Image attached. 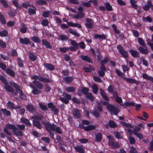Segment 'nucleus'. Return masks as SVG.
Masks as SVG:
<instances>
[{
	"mask_svg": "<svg viewBox=\"0 0 153 153\" xmlns=\"http://www.w3.org/2000/svg\"><path fill=\"white\" fill-rule=\"evenodd\" d=\"M94 37L95 39H100L102 40H104L106 39V36L104 34L102 35L96 34L94 35Z\"/></svg>",
	"mask_w": 153,
	"mask_h": 153,
	"instance_id": "nucleus-27",
	"label": "nucleus"
},
{
	"mask_svg": "<svg viewBox=\"0 0 153 153\" xmlns=\"http://www.w3.org/2000/svg\"><path fill=\"white\" fill-rule=\"evenodd\" d=\"M16 127L15 126L11 124L8 123L6 125L5 128L4 129V132L7 135L9 136H11L12 134V133L11 132H9L8 129L12 130V131L15 129Z\"/></svg>",
	"mask_w": 153,
	"mask_h": 153,
	"instance_id": "nucleus-3",
	"label": "nucleus"
},
{
	"mask_svg": "<svg viewBox=\"0 0 153 153\" xmlns=\"http://www.w3.org/2000/svg\"><path fill=\"white\" fill-rule=\"evenodd\" d=\"M31 7H32L33 9H32L31 8H29L28 10L30 15H33L36 14V8L33 5H32Z\"/></svg>",
	"mask_w": 153,
	"mask_h": 153,
	"instance_id": "nucleus-25",
	"label": "nucleus"
},
{
	"mask_svg": "<svg viewBox=\"0 0 153 153\" xmlns=\"http://www.w3.org/2000/svg\"><path fill=\"white\" fill-rule=\"evenodd\" d=\"M120 53L124 58H127L128 56L127 51L124 50L121 51V52H120Z\"/></svg>",
	"mask_w": 153,
	"mask_h": 153,
	"instance_id": "nucleus-58",
	"label": "nucleus"
},
{
	"mask_svg": "<svg viewBox=\"0 0 153 153\" xmlns=\"http://www.w3.org/2000/svg\"><path fill=\"white\" fill-rule=\"evenodd\" d=\"M8 34V32L7 30H4L2 31H0V36L5 37L7 36Z\"/></svg>",
	"mask_w": 153,
	"mask_h": 153,
	"instance_id": "nucleus-55",
	"label": "nucleus"
},
{
	"mask_svg": "<svg viewBox=\"0 0 153 153\" xmlns=\"http://www.w3.org/2000/svg\"><path fill=\"white\" fill-rule=\"evenodd\" d=\"M5 72L12 77H14L15 76V74L14 71L9 68L6 69L5 70Z\"/></svg>",
	"mask_w": 153,
	"mask_h": 153,
	"instance_id": "nucleus-32",
	"label": "nucleus"
},
{
	"mask_svg": "<svg viewBox=\"0 0 153 153\" xmlns=\"http://www.w3.org/2000/svg\"><path fill=\"white\" fill-rule=\"evenodd\" d=\"M33 125L34 127H36L39 129H41L42 128V125L38 120H33Z\"/></svg>",
	"mask_w": 153,
	"mask_h": 153,
	"instance_id": "nucleus-16",
	"label": "nucleus"
},
{
	"mask_svg": "<svg viewBox=\"0 0 153 153\" xmlns=\"http://www.w3.org/2000/svg\"><path fill=\"white\" fill-rule=\"evenodd\" d=\"M85 96L88 99L90 100L91 101H93L94 100V96L90 93H88L87 95H85Z\"/></svg>",
	"mask_w": 153,
	"mask_h": 153,
	"instance_id": "nucleus-49",
	"label": "nucleus"
},
{
	"mask_svg": "<svg viewBox=\"0 0 153 153\" xmlns=\"http://www.w3.org/2000/svg\"><path fill=\"white\" fill-rule=\"evenodd\" d=\"M73 114L74 117L75 118H80L81 117L78 108H75L73 110Z\"/></svg>",
	"mask_w": 153,
	"mask_h": 153,
	"instance_id": "nucleus-10",
	"label": "nucleus"
},
{
	"mask_svg": "<svg viewBox=\"0 0 153 153\" xmlns=\"http://www.w3.org/2000/svg\"><path fill=\"white\" fill-rule=\"evenodd\" d=\"M102 139V135L101 133H98L95 135V140L96 142L101 141Z\"/></svg>",
	"mask_w": 153,
	"mask_h": 153,
	"instance_id": "nucleus-30",
	"label": "nucleus"
},
{
	"mask_svg": "<svg viewBox=\"0 0 153 153\" xmlns=\"http://www.w3.org/2000/svg\"><path fill=\"white\" fill-rule=\"evenodd\" d=\"M63 79L66 82L70 83L73 80V78L72 76H67L64 77Z\"/></svg>",
	"mask_w": 153,
	"mask_h": 153,
	"instance_id": "nucleus-35",
	"label": "nucleus"
},
{
	"mask_svg": "<svg viewBox=\"0 0 153 153\" xmlns=\"http://www.w3.org/2000/svg\"><path fill=\"white\" fill-rule=\"evenodd\" d=\"M135 105V103L132 101L131 102H126L124 103H122L120 104V105L123 107H127L129 106H134Z\"/></svg>",
	"mask_w": 153,
	"mask_h": 153,
	"instance_id": "nucleus-28",
	"label": "nucleus"
},
{
	"mask_svg": "<svg viewBox=\"0 0 153 153\" xmlns=\"http://www.w3.org/2000/svg\"><path fill=\"white\" fill-rule=\"evenodd\" d=\"M53 127L54 128V129L52 130V131H55L58 134H61L62 133V131L59 127H56V126L54 124V126Z\"/></svg>",
	"mask_w": 153,
	"mask_h": 153,
	"instance_id": "nucleus-39",
	"label": "nucleus"
},
{
	"mask_svg": "<svg viewBox=\"0 0 153 153\" xmlns=\"http://www.w3.org/2000/svg\"><path fill=\"white\" fill-rule=\"evenodd\" d=\"M142 21L144 22H147L149 23L152 22V19L149 16H147L146 17H143Z\"/></svg>",
	"mask_w": 153,
	"mask_h": 153,
	"instance_id": "nucleus-50",
	"label": "nucleus"
},
{
	"mask_svg": "<svg viewBox=\"0 0 153 153\" xmlns=\"http://www.w3.org/2000/svg\"><path fill=\"white\" fill-rule=\"evenodd\" d=\"M79 58L82 60L89 63H92L93 62L91 59L88 56L85 55H81L79 56Z\"/></svg>",
	"mask_w": 153,
	"mask_h": 153,
	"instance_id": "nucleus-9",
	"label": "nucleus"
},
{
	"mask_svg": "<svg viewBox=\"0 0 153 153\" xmlns=\"http://www.w3.org/2000/svg\"><path fill=\"white\" fill-rule=\"evenodd\" d=\"M100 91L101 96L103 99L107 101H109V98L107 95H106V94L104 90H103L102 88H100Z\"/></svg>",
	"mask_w": 153,
	"mask_h": 153,
	"instance_id": "nucleus-15",
	"label": "nucleus"
},
{
	"mask_svg": "<svg viewBox=\"0 0 153 153\" xmlns=\"http://www.w3.org/2000/svg\"><path fill=\"white\" fill-rule=\"evenodd\" d=\"M81 88L82 90L83 94L86 95L88 93L89 89L88 88L85 87H81Z\"/></svg>",
	"mask_w": 153,
	"mask_h": 153,
	"instance_id": "nucleus-51",
	"label": "nucleus"
},
{
	"mask_svg": "<svg viewBox=\"0 0 153 153\" xmlns=\"http://www.w3.org/2000/svg\"><path fill=\"white\" fill-rule=\"evenodd\" d=\"M44 67L47 69V70H49L51 71H53L55 70V67L52 64L45 63L44 64Z\"/></svg>",
	"mask_w": 153,
	"mask_h": 153,
	"instance_id": "nucleus-18",
	"label": "nucleus"
},
{
	"mask_svg": "<svg viewBox=\"0 0 153 153\" xmlns=\"http://www.w3.org/2000/svg\"><path fill=\"white\" fill-rule=\"evenodd\" d=\"M42 45L45 46L47 48L50 49H51L52 47L50 44L46 39H42Z\"/></svg>",
	"mask_w": 153,
	"mask_h": 153,
	"instance_id": "nucleus-22",
	"label": "nucleus"
},
{
	"mask_svg": "<svg viewBox=\"0 0 153 153\" xmlns=\"http://www.w3.org/2000/svg\"><path fill=\"white\" fill-rule=\"evenodd\" d=\"M0 21L4 25L6 24V23L4 16L1 13L0 14Z\"/></svg>",
	"mask_w": 153,
	"mask_h": 153,
	"instance_id": "nucleus-59",
	"label": "nucleus"
},
{
	"mask_svg": "<svg viewBox=\"0 0 153 153\" xmlns=\"http://www.w3.org/2000/svg\"><path fill=\"white\" fill-rule=\"evenodd\" d=\"M32 40L35 43H40L41 42L40 39L37 36H33L31 38Z\"/></svg>",
	"mask_w": 153,
	"mask_h": 153,
	"instance_id": "nucleus-41",
	"label": "nucleus"
},
{
	"mask_svg": "<svg viewBox=\"0 0 153 153\" xmlns=\"http://www.w3.org/2000/svg\"><path fill=\"white\" fill-rule=\"evenodd\" d=\"M143 77L144 79L150 80L153 83V77H152L148 76L146 74H143Z\"/></svg>",
	"mask_w": 153,
	"mask_h": 153,
	"instance_id": "nucleus-36",
	"label": "nucleus"
},
{
	"mask_svg": "<svg viewBox=\"0 0 153 153\" xmlns=\"http://www.w3.org/2000/svg\"><path fill=\"white\" fill-rule=\"evenodd\" d=\"M121 124L125 127L128 128H132V125L129 123H127L125 122H121Z\"/></svg>",
	"mask_w": 153,
	"mask_h": 153,
	"instance_id": "nucleus-57",
	"label": "nucleus"
},
{
	"mask_svg": "<svg viewBox=\"0 0 153 153\" xmlns=\"http://www.w3.org/2000/svg\"><path fill=\"white\" fill-rule=\"evenodd\" d=\"M105 9L107 11H112V7L109 3L108 2L105 3Z\"/></svg>",
	"mask_w": 153,
	"mask_h": 153,
	"instance_id": "nucleus-43",
	"label": "nucleus"
},
{
	"mask_svg": "<svg viewBox=\"0 0 153 153\" xmlns=\"http://www.w3.org/2000/svg\"><path fill=\"white\" fill-rule=\"evenodd\" d=\"M92 90L93 92L95 94H97L98 90V88L97 85L95 84H94L92 86Z\"/></svg>",
	"mask_w": 153,
	"mask_h": 153,
	"instance_id": "nucleus-40",
	"label": "nucleus"
},
{
	"mask_svg": "<svg viewBox=\"0 0 153 153\" xmlns=\"http://www.w3.org/2000/svg\"><path fill=\"white\" fill-rule=\"evenodd\" d=\"M96 126L93 125H88L85 127L84 130L85 131H89L95 129Z\"/></svg>",
	"mask_w": 153,
	"mask_h": 153,
	"instance_id": "nucleus-31",
	"label": "nucleus"
},
{
	"mask_svg": "<svg viewBox=\"0 0 153 153\" xmlns=\"http://www.w3.org/2000/svg\"><path fill=\"white\" fill-rule=\"evenodd\" d=\"M138 50L141 53L145 54H147L149 53V51L146 45L139 47Z\"/></svg>",
	"mask_w": 153,
	"mask_h": 153,
	"instance_id": "nucleus-11",
	"label": "nucleus"
},
{
	"mask_svg": "<svg viewBox=\"0 0 153 153\" xmlns=\"http://www.w3.org/2000/svg\"><path fill=\"white\" fill-rule=\"evenodd\" d=\"M29 58L31 61L34 62L37 59L36 56L33 53L29 52Z\"/></svg>",
	"mask_w": 153,
	"mask_h": 153,
	"instance_id": "nucleus-24",
	"label": "nucleus"
},
{
	"mask_svg": "<svg viewBox=\"0 0 153 153\" xmlns=\"http://www.w3.org/2000/svg\"><path fill=\"white\" fill-rule=\"evenodd\" d=\"M4 85V89L6 90V91L12 93L13 95V94L15 92H14V89L11 86L9 85L8 83H7V84Z\"/></svg>",
	"mask_w": 153,
	"mask_h": 153,
	"instance_id": "nucleus-14",
	"label": "nucleus"
},
{
	"mask_svg": "<svg viewBox=\"0 0 153 153\" xmlns=\"http://www.w3.org/2000/svg\"><path fill=\"white\" fill-rule=\"evenodd\" d=\"M40 108L43 111H47L48 110V108L47 106L42 103H39V104Z\"/></svg>",
	"mask_w": 153,
	"mask_h": 153,
	"instance_id": "nucleus-64",
	"label": "nucleus"
},
{
	"mask_svg": "<svg viewBox=\"0 0 153 153\" xmlns=\"http://www.w3.org/2000/svg\"><path fill=\"white\" fill-rule=\"evenodd\" d=\"M66 91L68 93H73L75 91V88L72 86L67 87L65 89Z\"/></svg>",
	"mask_w": 153,
	"mask_h": 153,
	"instance_id": "nucleus-44",
	"label": "nucleus"
},
{
	"mask_svg": "<svg viewBox=\"0 0 153 153\" xmlns=\"http://www.w3.org/2000/svg\"><path fill=\"white\" fill-rule=\"evenodd\" d=\"M48 107L51 109V111L54 112L55 115H57L59 112L58 109L56 108L52 102H49L48 104Z\"/></svg>",
	"mask_w": 153,
	"mask_h": 153,
	"instance_id": "nucleus-7",
	"label": "nucleus"
},
{
	"mask_svg": "<svg viewBox=\"0 0 153 153\" xmlns=\"http://www.w3.org/2000/svg\"><path fill=\"white\" fill-rule=\"evenodd\" d=\"M92 114L94 116L97 118L99 117L100 115L99 111H98L97 109L96 108H94Z\"/></svg>",
	"mask_w": 153,
	"mask_h": 153,
	"instance_id": "nucleus-34",
	"label": "nucleus"
},
{
	"mask_svg": "<svg viewBox=\"0 0 153 153\" xmlns=\"http://www.w3.org/2000/svg\"><path fill=\"white\" fill-rule=\"evenodd\" d=\"M7 105L10 108V110L14 109L15 106L14 104L10 101H9L7 102Z\"/></svg>",
	"mask_w": 153,
	"mask_h": 153,
	"instance_id": "nucleus-48",
	"label": "nucleus"
},
{
	"mask_svg": "<svg viewBox=\"0 0 153 153\" xmlns=\"http://www.w3.org/2000/svg\"><path fill=\"white\" fill-rule=\"evenodd\" d=\"M128 139L129 140L130 143L131 145L134 144L136 143V140L135 138L133 137L129 136Z\"/></svg>",
	"mask_w": 153,
	"mask_h": 153,
	"instance_id": "nucleus-56",
	"label": "nucleus"
},
{
	"mask_svg": "<svg viewBox=\"0 0 153 153\" xmlns=\"http://www.w3.org/2000/svg\"><path fill=\"white\" fill-rule=\"evenodd\" d=\"M109 58L108 56H105L104 60H102L100 62L101 65H104V64H106L109 61Z\"/></svg>",
	"mask_w": 153,
	"mask_h": 153,
	"instance_id": "nucleus-54",
	"label": "nucleus"
},
{
	"mask_svg": "<svg viewBox=\"0 0 153 153\" xmlns=\"http://www.w3.org/2000/svg\"><path fill=\"white\" fill-rule=\"evenodd\" d=\"M75 151L79 153H85V150L84 149L83 146L81 145H77L76 146H74Z\"/></svg>",
	"mask_w": 153,
	"mask_h": 153,
	"instance_id": "nucleus-8",
	"label": "nucleus"
},
{
	"mask_svg": "<svg viewBox=\"0 0 153 153\" xmlns=\"http://www.w3.org/2000/svg\"><path fill=\"white\" fill-rule=\"evenodd\" d=\"M45 126V127L46 130L48 131L49 130H54V124L53 123L51 124L49 122H47V123H46Z\"/></svg>",
	"mask_w": 153,
	"mask_h": 153,
	"instance_id": "nucleus-13",
	"label": "nucleus"
},
{
	"mask_svg": "<svg viewBox=\"0 0 153 153\" xmlns=\"http://www.w3.org/2000/svg\"><path fill=\"white\" fill-rule=\"evenodd\" d=\"M130 2L133 8L136 10L139 7L135 4L136 1L135 0H130Z\"/></svg>",
	"mask_w": 153,
	"mask_h": 153,
	"instance_id": "nucleus-42",
	"label": "nucleus"
},
{
	"mask_svg": "<svg viewBox=\"0 0 153 153\" xmlns=\"http://www.w3.org/2000/svg\"><path fill=\"white\" fill-rule=\"evenodd\" d=\"M107 138L108 139V145L113 149H117L120 147V144L114 142V139L111 135H108L107 136Z\"/></svg>",
	"mask_w": 153,
	"mask_h": 153,
	"instance_id": "nucleus-2",
	"label": "nucleus"
},
{
	"mask_svg": "<svg viewBox=\"0 0 153 153\" xmlns=\"http://www.w3.org/2000/svg\"><path fill=\"white\" fill-rule=\"evenodd\" d=\"M12 132L16 137H22L23 136L22 132L17 128H16L14 130L12 131Z\"/></svg>",
	"mask_w": 153,
	"mask_h": 153,
	"instance_id": "nucleus-17",
	"label": "nucleus"
},
{
	"mask_svg": "<svg viewBox=\"0 0 153 153\" xmlns=\"http://www.w3.org/2000/svg\"><path fill=\"white\" fill-rule=\"evenodd\" d=\"M108 110L113 113L115 115H117L118 113L120 112V109L117 108L112 105L109 104L107 106Z\"/></svg>",
	"mask_w": 153,
	"mask_h": 153,
	"instance_id": "nucleus-5",
	"label": "nucleus"
},
{
	"mask_svg": "<svg viewBox=\"0 0 153 153\" xmlns=\"http://www.w3.org/2000/svg\"><path fill=\"white\" fill-rule=\"evenodd\" d=\"M84 16L85 14L84 13L78 12L76 14L74 15V18L76 19H82L84 17Z\"/></svg>",
	"mask_w": 153,
	"mask_h": 153,
	"instance_id": "nucleus-26",
	"label": "nucleus"
},
{
	"mask_svg": "<svg viewBox=\"0 0 153 153\" xmlns=\"http://www.w3.org/2000/svg\"><path fill=\"white\" fill-rule=\"evenodd\" d=\"M129 52L131 56L134 58H137L139 56V53L136 50L130 49Z\"/></svg>",
	"mask_w": 153,
	"mask_h": 153,
	"instance_id": "nucleus-23",
	"label": "nucleus"
},
{
	"mask_svg": "<svg viewBox=\"0 0 153 153\" xmlns=\"http://www.w3.org/2000/svg\"><path fill=\"white\" fill-rule=\"evenodd\" d=\"M108 124L111 128H115L117 127V125L114 121L112 120H110L108 122Z\"/></svg>",
	"mask_w": 153,
	"mask_h": 153,
	"instance_id": "nucleus-46",
	"label": "nucleus"
},
{
	"mask_svg": "<svg viewBox=\"0 0 153 153\" xmlns=\"http://www.w3.org/2000/svg\"><path fill=\"white\" fill-rule=\"evenodd\" d=\"M39 76L36 75L32 76L31 79H34L33 81V84L38 88V89H41L43 88V86L42 83L39 81L37 80L38 79Z\"/></svg>",
	"mask_w": 153,
	"mask_h": 153,
	"instance_id": "nucleus-4",
	"label": "nucleus"
},
{
	"mask_svg": "<svg viewBox=\"0 0 153 153\" xmlns=\"http://www.w3.org/2000/svg\"><path fill=\"white\" fill-rule=\"evenodd\" d=\"M96 52L98 54L97 56V60L98 61H100L101 60L102 56L101 55V52L99 49L98 48L96 49Z\"/></svg>",
	"mask_w": 153,
	"mask_h": 153,
	"instance_id": "nucleus-45",
	"label": "nucleus"
},
{
	"mask_svg": "<svg viewBox=\"0 0 153 153\" xmlns=\"http://www.w3.org/2000/svg\"><path fill=\"white\" fill-rule=\"evenodd\" d=\"M123 79L127 82L129 83H134L136 85H138L139 83V81L135 79H132L131 78H126L125 77H124Z\"/></svg>",
	"mask_w": 153,
	"mask_h": 153,
	"instance_id": "nucleus-20",
	"label": "nucleus"
},
{
	"mask_svg": "<svg viewBox=\"0 0 153 153\" xmlns=\"http://www.w3.org/2000/svg\"><path fill=\"white\" fill-rule=\"evenodd\" d=\"M37 88H38L36 86L35 88H33L32 92L35 95L40 94L41 93V91L39 90Z\"/></svg>",
	"mask_w": 153,
	"mask_h": 153,
	"instance_id": "nucleus-47",
	"label": "nucleus"
},
{
	"mask_svg": "<svg viewBox=\"0 0 153 153\" xmlns=\"http://www.w3.org/2000/svg\"><path fill=\"white\" fill-rule=\"evenodd\" d=\"M138 43L142 46H145L146 44L144 41L141 37H139L137 39Z\"/></svg>",
	"mask_w": 153,
	"mask_h": 153,
	"instance_id": "nucleus-37",
	"label": "nucleus"
},
{
	"mask_svg": "<svg viewBox=\"0 0 153 153\" xmlns=\"http://www.w3.org/2000/svg\"><path fill=\"white\" fill-rule=\"evenodd\" d=\"M21 120L27 126H31V124L29 120L24 117H22L21 119Z\"/></svg>",
	"mask_w": 153,
	"mask_h": 153,
	"instance_id": "nucleus-29",
	"label": "nucleus"
},
{
	"mask_svg": "<svg viewBox=\"0 0 153 153\" xmlns=\"http://www.w3.org/2000/svg\"><path fill=\"white\" fill-rule=\"evenodd\" d=\"M17 61L18 65L20 67L23 68L24 64L22 62V61L20 58L18 57L17 58Z\"/></svg>",
	"mask_w": 153,
	"mask_h": 153,
	"instance_id": "nucleus-60",
	"label": "nucleus"
},
{
	"mask_svg": "<svg viewBox=\"0 0 153 153\" xmlns=\"http://www.w3.org/2000/svg\"><path fill=\"white\" fill-rule=\"evenodd\" d=\"M114 31L117 34H119L120 33L119 30L117 28V26L115 24H113L111 26Z\"/></svg>",
	"mask_w": 153,
	"mask_h": 153,
	"instance_id": "nucleus-63",
	"label": "nucleus"
},
{
	"mask_svg": "<svg viewBox=\"0 0 153 153\" xmlns=\"http://www.w3.org/2000/svg\"><path fill=\"white\" fill-rule=\"evenodd\" d=\"M68 39V37L66 35L64 34H61L59 36L58 39L62 41H67Z\"/></svg>",
	"mask_w": 153,
	"mask_h": 153,
	"instance_id": "nucleus-38",
	"label": "nucleus"
},
{
	"mask_svg": "<svg viewBox=\"0 0 153 153\" xmlns=\"http://www.w3.org/2000/svg\"><path fill=\"white\" fill-rule=\"evenodd\" d=\"M36 3L37 5H44L46 4L47 2L44 0H38L36 1Z\"/></svg>",
	"mask_w": 153,
	"mask_h": 153,
	"instance_id": "nucleus-53",
	"label": "nucleus"
},
{
	"mask_svg": "<svg viewBox=\"0 0 153 153\" xmlns=\"http://www.w3.org/2000/svg\"><path fill=\"white\" fill-rule=\"evenodd\" d=\"M26 108L29 111L32 113H34L36 111L35 107L31 104L27 105Z\"/></svg>",
	"mask_w": 153,
	"mask_h": 153,
	"instance_id": "nucleus-19",
	"label": "nucleus"
},
{
	"mask_svg": "<svg viewBox=\"0 0 153 153\" xmlns=\"http://www.w3.org/2000/svg\"><path fill=\"white\" fill-rule=\"evenodd\" d=\"M38 79L39 81L42 82H44L47 83H49L51 82L50 79L45 78L39 76Z\"/></svg>",
	"mask_w": 153,
	"mask_h": 153,
	"instance_id": "nucleus-33",
	"label": "nucleus"
},
{
	"mask_svg": "<svg viewBox=\"0 0 153 153\" xmlns=\"http://www.w3.org/2000/svg\"><path fill=\"white\" fill-rule=\"evenodd\" d=\"M1 111L3 114H5L6 116H9L10 115V112L9 111H8L6 108L2 109Z\"/></svg>",
	"mask_w": 153,
	"mask_h": 153,
	"instance_id": "nucleus-52",
	"label": "nucleus"
},
{
	"mask_svg": "<svg viewBox=\"0 0 153 153\" xmlns=\"http://www.w3.org/2000/svg\"><path fill=\"white\" fill-rule=\"evenodd\" d=\"M86 21L87 23H86L85 24L86 27L89 28H92L93 21L91 19L87 18L86 20Z\"/></svg>",
	"mask_w": 153,
	"mask_h": 153,
	"instance_id": "nucleus-12",
	"label": "nucleus"
},
{
	"mask_svg": "<svg viewBox=\"0 0 153 153\" xmlns=\"http://www.w3.org/2000/svg\"><path fill=\"white\" fill-rule=\"evenodd\" d=\"M63 96L64 98L63 97H60L59 100L65 104H68L69 103V100L71 99V96L65 92H63Z\"/></svg>",
	"mask_w": 153,
	"mask_h": 153,
	"instance_id": "nucleus-6",
	"label": "nucleus"
},
{
	"mask_svg": "<svg viewBox=\"0 0 153 153\" xmlns=\"http://www.w3.org/2000/svg\"><path fill=\"white\" fill-rule=\"evenodd\" d=\"M68 31L70 33L77 37H79L80 36V34L79 33H77L76 31H74L72 29H69Z\"/></svg>",
	"mask_w": 153,
	"mask_h": 153,
	"instance_id": "nucleus-62",
	"label": "nucleus"
},
{
	"mask_svg": "<svg viewBox=\"0 0 153 153\" xmlns=\"http://www.w3.org/2000/svg\"><path fill=\"white\" fill-rule=\"evenodd\" d=\"M11 85L14 88L16 91V92L14 93L13 96L17 95L19 92L20 98L22 100H25L27 99L25 95L24 94L22 90V88L15 82H12L11 84Z\"/></svg>",
	"mask_w": 153,
	"mask_h": 153,
	"instance_id": "nucleus-1",
	"label": "nucleus"
},
{
	"mask_svg": "<svg viewBox=\"0 0 153 153\" xmlns=\"http://www.w3.org/2000/svg\"><path fill=\"white\" fill-rule=\"evenodd\" d=\"M41 24L43 26H47L49 24L48 20L47 19H43L41 22Z\"/></svg>",
	"mask_w": 153,
	"mask_h": 153,
	"instance_id": "nucleus-61",
	"label": "nucleus"
},
{
	"mask_svg": "<svg viewBox=\"0 0 153 153\" xmlns=\"http://www.w3.org/2000/svg\"><path fill=\"white\" fill-rule=\"evenodd\" d=\"M19 42L21 44L27 45L30 43V40L27 37L23 38H20L19 40Z\"/></svg>",
	"mask_w": 153,
	"mask_h": 153,
	"instance_id": "nucleus-21",
	"label": "nucleus"
}]
</instances>
